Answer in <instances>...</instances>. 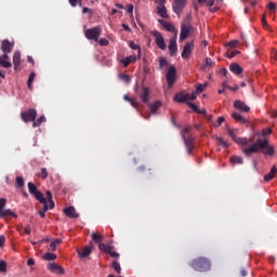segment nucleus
I'll return each instance as SVG.
<instances>
[{
	"label": "nucleus",
	"mask_w": 277,
	"mask_h": 277,
	"mask_svg": "<svg viewBox=\"0 0 277 277\" xmlns=\"http://www.w3.org/2000/svg\"><path fill=\"white\" fill-rule=\"evenodd\" d=\"M262 153L265 157L275 156V147L269 144L268 140H258L255 143H250L248 147L242 148L246 157H251L254 154Z\"/></svg>",
	"instance_id": "nucleus-1"
},
{
	"label": "nucleus",
	"mask_w": 277,
	"mask_h": 277,
	"mask_svg": "<svg viewBox=\"0 0 277 277\" xmlns=\"http://www.w3.org/2000/svg\"><path fill=\"white\" fill-rule=\"evenodd\" d=\"M188 266L196 272L206 273L211 269V261L206 256H198L196 259H193L188 263Z\"/></svg>",
	"instance_id": "nucleus-2"
},
{
	"label": "nucleus",
	"mask_w": 277,
	"mask_h": 277,
	"mask_svg": "<svg viewBox=\"0 0 277 277\" xmlns=\"http://www.w3.org/2000/svg\"><path fill=\"white\" fill-rule=\"evenodd\" d=\"M226 132H227V135L238 145L248 147L253 143V138L236 136L235 130L233 129H227Z\"/></svg>",
	"instance_id": "nucleus-3"
},
{
	"label": "nucleus",
	"mask_w": 277,
	"mask_h": 277,
	"mask_svg": "<svg viewBox=\"0 0 277 277\" xmlns=\"http://www.w3.org/2000/svg\"><path fill=\"white\" fill-rule=\"evenodd\" d=\"M102 32L103 30L100 26L89 28L84 30V38H87L89 41L98 42Z\"/></svg>",
	"instance_id": "nucleus-4"
},
{
	"label": "nucleus",
	"mask_w": 277,
	"mask_h": 277,
	"mask_svg": "<svg viewBox=\"0 0 277 277\" xmlns=\"http://www.w3.org/2000/svg\"><path fill=\"white\" fill-rule=\"evenodd\" d=\"M193 32L194 26L188 21H184L181 24L180 42H184Z\"/></svg>",
	"instance_id": "nucleus-5"
},
{
	"label": "nucleus",
	"mask_w": 277,
	"mask_h": 277,
	"mask_svg": "<svg viewBox=\"0 0 277 277\" xmlns=\"http://www.w3.org/2000/svg\"><path fill=\"white\" fill-rule=\"evenodd\" d=\"M197 100V95L196 93H187L185 91L179 92L174 95V101L176 103H186L188 105V102L192 101H196Z\"/></svg>",
	"instance_id": "nucleus-6"
},
{
	"label": "nucleus",
	"mask_w": 277,
	"mask_h": 277,
	"mask_svg": "<svg viewBox=\"0 0 277 277\" xmlns=\"http://www.w3.org/2000/svg\"><path fill=\"white\" fill-rule=\"evenodd\" d=\"M150 35L155 38V43H156L157 48L161 51H166L167 43L164 41L162 34L158 30H151Z\"/></svg>",
	"instance_id": "nucleus-7"
},
{
	"label": "nucleus",
	"mask_w": 277,
	"mask_h": 277,
	"mask_svg": "<svg viewBox=\"0 0 277 277\" xmlns=\"http://www.w3.org/2000/svg\"><path fill=\"white\" fill-rule=\"evenodd\" d=\"M28 190L30 195H32L34 197H36L38 201H40V203L47 202V198L43 196V194L38 189V187L32 182L28 183Z\"/></svg>",
	"instance_id": "nucleus-8"
},
{
	"label": "nucleus",
	"mask_w": 277,
	"mask_h": 277,
	"mask_svg": "<svg viewBox=\"0 0 277 277\" xmlns=\"http://www.w3.org/2000/svg\"><path fill=\"white\" fill-rule=\"evenodd\" d=\"M187 0H173L172 1V11L173 13L180 17L186 8Z\"/></svg>",
	"instance_id": "nucleus-9"
},
{
	"label": "nucleus",
	"mask_w": 277,
	"mask_h": 277,
	"mask_svg": "<svg viewBox=\"0 0 277 277\" xmlns=\"http://www.w3.org/2000/svg\"><path fill=\"white\" fill-rule=\"evenodd\" d=\"M21 117L25 123L35 122L37 119V110L35 108H30L28 110L22 111Z\"/></svg>",
	"instance_id": "nucleus-10"
},
{
	"label": "nucleus",
	"mask_w": 277,
	"mask_h": 277,
	"mask_svg": "<svg viewBox=\"0 0 277 277\" xmlns=\"http://www.w3.org/2000/svg\"><path fill=\"white\" fill-rule=\"evenodd\" d=\"M166 81L169 88H172L174 85L176 81V68L174 66L169 67L166 75Z\"/></svg>",
	"instance_id": "nucleus-11"
},
{
	"label": "nucleus",
	"mask_w": 277,
	"mask_h": 277,
	"mask_svg": "<svg viewBox=\"0 0 277 277\" xmlns=\"http://www.w3.org/2000/svg\"><path fill=\"white\" fill-rule=\"evenodd\" d=\"M193 51H194V42L193 41L186 42L183 47L181 57L183 60H188L190 57Z\"/></svg>",
	"instance_id": "nucleus-12"
},
{
	"label": "nucleus",
	"mask_w": 277,
	"mask_h": 277,
	"mask_svg": "<svg viewBox=\"0 0 277 277\" xmlns=\"http://www.w3.org/2000/svg\"><path fill=\"white\" fill-rule=\"evenodd\" d=\"M234 108L240 113L248 114L251 110V107L248 106L243 101L236 100L233 104Z\"/></svg>",
	"instance_id": "nucleus-13"
},
{
	"label": "nucleus",
	"mask_w": 277,
	"mask_h": 277,
	"mask_svg": "<svg viewBox=\"0 0 277 277\" xmlns=\"http://www.w3.org/2000/svg\"><path fill=\"white\" fill-rule=\"evenodd\" d=\"M156 14H157L159 17L163 18V19H169V18H170V16H169V14H168V11H167L166 3H163V4H158V5L156 6Z\"/></svg>",
	"instance_id": "nucleus-14"
},
{
	"label": "nucleus",
	"mask_w": 277,
	"mask_h": 277,
	"mask_svg": "<svg viewBox=\"0 0 277 277\" xmlns=\"http://www.w3.org/2000/svg\"><path fill=\"white\" fill-rule=\"evenodd\" d=\"M138 97H141L143 104H147L150 98L149 89L146 87H142V92L138 93Z\"/></svg>",
	"instance_id": "nucleus-15"
},
{
	"label": "nucleus",
	"mask_w": 277,
	"mask_h": 277,
	"mask_svg": "<svg viewBox=\"0 0 277 277\" xmlns=\"http://www.w3.org/2000/svg\"><path fill=\"white\" fill-rule=\"evenodd\" d=\"M21 62H22V54L19 51H16L13 55V65H14L15 71L21 70Z\"/></svg>",
	"instance_id": "nucleus-16"
},
{
	"label": "nucleus",
	"mask_w": 277,
	"mask_h": 277,
	"mask_svg": "<svg viewBox=\"0 0 277 277\" xmlns=\"http://www.w3.org/2000/svg\"><path fill=\"white\" fill-rule=\"evenodd\" d=\"M14 49V43L10 42V40L5 39L1 43V51L3 53H11Z\"/></svg>",
	"instance_id": "nucleus-17"
},
{
	"label": "nucleus",
	"mask_w": 277,
	"mask_h": 277,
	"mask_svg": "<svg viewBox=\"0 0 277 277\" xmlns=\"http://www.w3.org/2000/svg\"><path fill=\"white\" fill-rule=\"evenodd\" d=\"M49 271L58 275H64L65 273L64 267L55 262L49 264Z\"/></svg>",
	"instance_id": "nucleus-18"
},
{
	"label": "nucleus",
	"mask_w": 277,
	"mask_h": 277,
	"mask_svg": "<svg viewBox=\"0 0 277 277\" xmlns=\"http://www.w3.org/2000/svg\"><path fill=\"white\" fill-rule=\"evenodd\" d=\"M168 49L170 52V56H174L175 53L177 52L176 37H173L169 40Z\"/></svg>",
	"instance_id": "nucleus-19"
},
{
	"label": "nucleus",
	"mask_w": 277,
	"mask_h": 277,
	"mask_svg": "<svg viewBox=\"0 0 277 277\" xmlns=\"http://www.w3.org/2000/svg\"><path fill=\"white\" fill-rule=\"evenodd\" d=\"M76 252H78V256L80 259H85L91 254L92 248L90 246H87L82 249H77Z\"/></svg>",
	"instance_id": "nucleus-20"
},
{
	"label": "nucleus",
	"mask_w": 277,
	"mask_h": 277,
	"mask_svg": "<svg viewBox=\"0 0 277 277\" xmlns=\"http://www.w3.org/2000/svg\"><path fill=\"white\" fill-rule=\"evenodd\" d=\"M232 118L240 124L249 123L248 119H246L240 113L237 111L232 113Z\"/></svg>",
	"instance_id": "nucleus-21"
},
{
	"label": "nucleus",
	"mask_w": 277,
	"mask_h": 277,
	"mask_svg": "<svg viewBox=\"0 0 277 277\" xmlns=\"http://www.w3.org/2000/svg\"><path fill=\"white\" fill-rule=\"evenodd\" d=\"M229 71L235 76H239L243 72V68L237 63H232L229 65Z\"/></svg>",
	"instance_id": "nucleus-22"
},
{
	"label": "nucleus",
	"mask_w": 277,
	"mask_h": 277,
	"mask_svg": "<svg viewBox=\"0 0 277 277\" xmlns=\"http://www.w3.org/2000/svg\"><path fill=\"white\" fill-rule=\"evenodd\" d=\"M158 24L168 32H173L174 31V26L164 19H158Z\"/></svg>",
	"instance_id": "nucleus-23"
},
{
	"label": "nucleus",
	"mask_w": 277,
	"mask_h": 277,
	"mask_svg": "<svg viewBox=\"0 0 277 277\" xmlns=\"http://www.w3.org/2000/svg\"><path fill=\"white\" fill-rule=\"evenodd\" d=\"M277 175V167L276 166H273L271 171L264 175V181L265 182H271L273 181Z\"/></svg>",
	"instance_id": "nucleus-24"
},
{
	"label": "nucleus",
	"mask_w": 277,
	"mask_h": 277,
	"mask_svg": "<svg viewBox=\"0 0 277 277\" xmlns=\"http://www.w3.org/2000/svg\"><path fill=\"white\" fill-rule=\"evenodd\" d=\"M9 216L17 219V214L13 212L11 209H3L0 211V219H6Z\"/></svg>",
	"instance_id": "nucleus-25"
},
{
	"label": "nucleus",
	"mask_w": 277,
	"mask_h": 277,
	"mask_svg": "<svg viewBox=\"0 0 277 277\" xmlns=\"http://www.w3.org/2000/svg\"><path fill=\"white\" fill-rule=\"evenodd\" d=\"M64 213L66 214L67 217L69 219H78L79 214L76 212L75 207H68L64 210Z\"/></svg>",
	"instance_id": "nucleus-26"
},
{
	"label": "nucleus",
	"mask_w": 277,
	"mask_h": 277,
	"mask_svg": "<svg viewBox=\"0 0 277 277\" xmlns=\"http://www.w3.org/2000/svg\"><path fill=\"white\" fill-rule=\"evenodd\" d=\"M100 251L109 254L111 252V250H114V247L110 245H106L104 242H101L98 245Z\"/></svg>",
	"instance_id": "nucleus-27"
},
{
	"label": "nucleus",
	"mask_w": 277,
	"mask_h": 277,
	"mask_svg": "<svg viewBox=\"0 0 277 277\" xmlns=\"http://www.w3.org/2000/svg\"><path fill=\"white\" fill-rule=\"evenodd\" d=\"M208 88V83H199L196 85V90L195 92H193V94H195L196 96L203 93L206 91V89Z\"/></svg>",
	"instance_id": "nucleus-28"
},
{
	"label": "nucleus",
	"mask_w": 277,
	"mask_h": 277,
	"mask_svg": "<svg viewBox=\"0 0 277 277\" xmlns=\"http://www.w3.org/2000/svg\"><path fill=\"white\" fill-rule=\"evenodd\" d=\"M161 107V103L159 101L149 103L148 108L151 114H156V111Z\"/></svg>",
	"instance_id": "nucleus-29"
},
{
	"label": "nucleus",
	"mask_w": 277,
	"mask_h": 277,
	"mask_svg": "<svg viewBox=\"0 0 277 277\" xmlns=\"http://www.w3.org/2000/svg\"><path fill=\"white\" fill-rule=\"evenodd\" d=\"M123 101L130 103V105H132V108L138 110V105H137V103L135 102L134 98L130 97L128 94L123 95Z\"/></svg>",
	"instance_id": "nucleus-30"
},
{
	"label": "nucleus",
	"mask_w": 277,
	"mask_h": 277,
	"mask_svg": "<svg viewBox=\"0 0 277 277\" xmlns=\"http://www.w3.org/2000/svg\"><path fill=\"white\" fill-rule=\"evenodd\" d=\"M47 199V203L50 205V209H54L55 208V203L53 201V196L51 190H47V197H44Z\"/></svg>",
	"instance_id": "nucleus-31"
},
{
	"label": "nucleus",
	"mask_w": 277,
	"mask_h": 277,
	"mask_svg": "<svg viewBox=\"0 0 277 277\" xmlns=\"http://www.w3.org/2000/svg\"><path fill=\"white\" fill-rule=\"evenodd\" d=\"M42 205H44L43 206V209L42 210H39V214H40V216L42 217V219H44L45 217V213L49 211V210H52L51 208H50V205L48 203V200L45 199V202H42Z\"/></svg>",
	"instance_id": "nucleus-32"
},
{
	"label": "nucleus",
	"mask_w": 277,
	"mask_h": 277,
	"mask_svg": "<svg viewBox=\"0 0 277 277\" xmlns=\"http://www.w3.org/2000/svg\"><path fill=\"white\" fill-rule=\"evenodd\" d=\"M62 243V239L61 238H56L55 240H53L50 245V251L55 252L57 247Z\"/></svg>",
	"instance_id": "nucleus-33"
},
{
	"label": "nucleus",
	"mask_w": 277,
	"mask_h": 277,
	"mask_svg": "<svg viewBox=\"0 0 277 277\" xmlns=\"http://www.w3.org/2000/svg\"><path fill=\"white\" fill-rule=\"evenodd\" d=\"M230 163L233 164H243V158L241 156H233L230 157Z\"/></svg>",
	"instance_id": "nucleus-34"
},
{
	"label": "nucleus",
	"mask_w": 277,
	"mask_h": 277,
	"mask_svg": "<svg viewBox=\"0 0 277 277\" xmlns=\"http://www.w3.org/2000/svg\"><path fill=\"white\" fill-rule=\"evenodd\" d=\"M47 121V118L44 117V115H42L40 118H38L37 120H35V122L32 123V128L36 129V128H39L41 127V124L43 122Z\"/></svg>",
	"instance_id": "nucleus-35"
},
{
	"label": "nucleus",
	"mask_w": 277,
	"mask_h": 277,
	"mask_svg": "<svg viewBox=\"0 0 277 277\" xmlns=\"http://www.w3.org/2000/svg\"><path fill=\"white\" fill-rule=\"evenodd\" d=\"M91 239H93V241L95 243H101V242H103V235H101L98 233H92L91 234Z\"/></svg>",
	"instance_id": "nucleus-36"
},
{
	"label": "nucleus",
	"mask_w": 277,
	"mask_h": 277,
	"mask_svg": "<svg viewBox=\"0 0 277 277\" xmlns=\"http://www.w3.org/2000/svg\"><path fill=\"white\" fill-rule=\"evenodd\" d=\"M182 140H183L184 144H194V142L196 141V137L193 135L186 136L185 134H183Z\"/></svg>",
	"instance_id": "nucleus-37"
},
{
	"label": "nucleus",
	"mask_w": 277,
	"mask_h": 277,
	"mask_svg": "<svg viewBox=\"0 0 277 277\" xmlns=\"http://www.w3.org/2000/svg\"><path fill=\"white\" fill-rule=\"evenodd\" d=\"M128 47H130L133 51H138V56H141L142 50L138 44L134 43V41H129Z\"/></svg>",
	"instance_id": "nucleus-38"
},
{
	"label": "nucleus",
	"mask_w": 277,
	"mask_h": 277,
	"mask_svg": "<svg viewBox=\"0 0 277 277\" xmlns=\"http://www.w3.org/2000/svg\"><path fill=\"white\" fill-rule=\"evenodd\" d=\"M56 258H57L56 254L53 253V252H47V253L44 254V256H43V259H44L45 261H55Z\"/></svg>",
	"instance_id": "nucleus-39"
},
{
	"label": "nucleus",
	"mask_w": 277,
	"mask_h": 277,
	"mask_svg": "<svg viewBox=\"0 0 277 277\" xmlns=\"http://www.w3.org/2000/svg\"><path fill=\"white\" fill-rule=\"evenodd\" d=\"M215 141H216L217 145H221L225 148L229 147L228 143L226 141H224L223 137H221V136H216Z\"/></svg>",
	"instance_id": "nucleus-40"
},
{
	"label": "nucleus",
	"mask_w": 277,
	"mask_h": 277,
	"mask_svg": "<svg viewBox=\"0 0 277 277\" xmlns=\"http://www.w3.org/2000/svg\"><path fill=\"white\" fill-rule=\"evenodd\" d=\"M0 66L2 68L9 69V68H12V63L10 61L0 58Z\"/></svg>",
	"instance_id": "nucleus-41"
},
{
	"label": "nucleus",
	"mask_w": 277,
	"mask_h": 277,
	"mask_svg": "<svg viewBox=\"0 0 277 277\" xmlns=\"http://www.w3.org/2000/svg\"><path fill=\"white\" fill-rule=\"evenodd\" d=\"M39 177L42 180H47L49 177V172L47 168H42L41 172L38 174Z\"/></svg>",
	"instance_id": "nucleus-42"
},
{
	"label": "nucleus",
	"mask_w": 277,
	"mask_h": 277,
	"mask_svg": "<svg viewBox=\"0 0 277 277\" xmlns=\"http://www.w3.org/2000/svg\"><path fill=\"white\" fill-rule=\"evenodd\" d=\"M113 269H115L117 274H121V265L118 261H113Z\"/></svg>",
	"instance_id": "nucleus-43"
},
{
	"label": "nucleus",
	"mask_w": 277,
	"mask_h": 277,
	"mask_svg": "<svg viewBox=\"0 0 277 277\" xmlns=\"http://www.w3.org/2000/svg\"><path fill=\"white\" fill-rule=\"evenodd\" d=\"M225 122V117L221 116L217 118L216 122L213 123L214 128H220Z\"/></svg>",
	"instance_id": "nucleus-44"
},
{
	"label": "nucleus",
	"mask_w": 277,
	"mask_h": 277,
	"mask_svg": "<svg viewBox=\"0 0 277 277\" xmlns=\"http://www.w3.org/2000/svg\"><path fill=\"white\" fill-rule=\"evenodd\" d=\"M35 78H36V72L32 71V72L29 75V79H28V88H29V90L32 89V82L35 81Z\"/></svg>",
	"instance_id": "nucleus-45"
},
{
	"label": "nucleus",
	"mask_w": 277,
	"mask_h": 277,
	"mask_svg": "<svg viewBox=\"0 0 277 277\" xmlns=\"http://www.w3.org/2000/svg\"><path fill=\"white\" fill-rule=\"evenodd\" d=\"M167 66H168V61H167V58L160 57V58H159V69H163V68L167 67Z\"/></svg>",
	"instance_id": "nucleus-46"
},
{
	"label": "nucleus",
	"mask_w": 277,
	"mask_h": 277,
	"mask_svg": "<svg viewBox=\"0 0 277 277\" xmlns=\"http://www.w3.org/2000/svg\"><path fill=\"white\" fill-rule=\"evenodd\" d=\"M119 79H120V80H123V82H126V83H129L130 80H131V78L129 77V75L123 74V72L119 74Z\"/></svg>",
	"instance_id": "nucleus-47"
},
{
	"label": "nucleus",
	"mask_w": 277,
	"mask_h": 277,
	"mask_svg": "<svg viewBox=\"0 0 277 277\" xmlns=\"http://www.w3.org/2000/svg\"><path fill=\"white\" fill-rule=\"evenodd\" d=\"M185 145V149L187 151L188 155H192L193 154V150H194V144H190V143H184Z\"/></svg>",
	"instance_id": "nucleus-48"
},
{
	"label": "nucleus",
	"mask_w": 277,
	"mask_h": 277,
	"mask_svg": "<svg viewBox=\"0 0 277 277\" xmlns=\"http://www.w3.org/2000/svg\"><path fill=\"white\" fill-rule=\"evenodd\" d=\"M239 45V41L238 40H232L229 41L226 47L230 48V49H236Z\"/></svg>",
	"instance_id": "nucleus-49"
},
{
	"label": "nucleus",
	"mask_w": 277,
	"mask_h": 277,
	"mask_svg": "<svg viewBox=\"0 0 277 277\" xmlns=\"http://www.w3.org/2000/svg\"><path fill=\"white\" fill-rule=\"evenodd\" d=\"M8 263L4 260L0 261V272L6 273Z\"/></svg>",
	"instance_id": "nucleus-50"
},
{
	"label": "nucleus",
	"mask_w": 277,
	"mask_h": 277,
	"mask_svg": "<svg viewBox=\"0 0 277 277\" xmlns=\"http://www.w3.org/2000/svg\"><path fill=\"white\" fill-rule=\"evenodd\" d=\"M206 67H210V68L215 67V62H213L212 58L207 57L206 58Z\"/></svg>",
	"instance_id": "nucleus-51"
},
{
	"label": "nucleus",
	"mask_w": 277,
	"mask_h": 277,
	"mask_svg": "<svg viewBox=\"0 0 277 277\" xmlns=\"http://www.w3.org/2000/svg\"><path fill=\"white\" fill-rule=\"evenodd\" d=\"M69 1V5H71V8H77V5H81L83 0H68Z\"/></svg>",
	"instance_id": "nucleus-52"
},
{
	"label": "nucleus",
	"mask_w": 277,
	"mask_h": 277,
	"mask_svg": "<svg viewBox=\"0 0 277 277\" xmlns=\"http://www.w3.org/2000/svg\"><path fill=\"white\" fill-rule=\"evenodd\" d=\"M97 43L100 44V47H108L109 45V41L104 38L97 40Z\"/></svg>",
	"instance_id": "nucleus-53"
},
{
	"label": "nucleus",
	"mask_w": 277,
	"mask_h": 277,
	"mask_svg": "<svg viewBox=\"0 0 277 277\" xmlns=\"http://www.w3.org/2000/svg\"><path fill=\"white\" fill-rule=\"evenodd\" d=\"M16 184L18 188L24 187V179L22 176L16 177Z\"/></svg>",
	"instance_id": "nucleus-54"
},
{
	"label": "nucleus",
	"mask_w": 277,
	"mask_h": 277,
	"mask_svg": "<svg viewBox=\"0 0 277 277\" xmlns=\"http://www.w3.org/2000/svg\"><path fill=\"white\" fill-rule=\"evenodd\" d=\"M187 106H188L193 111L199 113V109H198V107H197L196 104L189 102V103H187Z\"/></svg>",
	"instance_id": "nucleus-55"
},
{
	"label": "nucleus",
	"mask_w": 277,
	"mask_h": 277,
	"mask_svg": "<svg viewBox=\"0 0 277 277\" xmlns=\"http://www.w3.org/2000/svg\"><path fill=\"white\" fill-rule=\"evenodd\" d=\"M192 131V127L188 126V127H185L182 132H181V135L183 136H186V134H188L189 132Z\"/></svg>",
	"instance_id": "nucleus-56"
},
{
	"label": "nucleus",
	"mask_w": 277,
	"mask_h": 277,
	"mask_svg": "<svg viewBox=\"0 0 277 277\" xmlns=\"http://www.w3.org/2000/svg\"><path fill=\"white\" fill-rule=\"evenodd\" d=\"M6 198H0V212L4 210Z\"/></svg>",
	"instance_id": "nucleus-57"
},
{
	"label": "nucleus",
	"mask_w": 277,
	"mask_h": 277,
	"mask_svg": "<svg viewBox=\"0 0 277 277\" xmlns=\"http://www.w3.org/2000/svg\"><path fill=\"white\" fill-rule=\"evenodd\" d=\"M239 54H240V51L235 50V51H232V52L227 55V57H228V58H234V57H236V56L239 55Z\"/></svg>",
	"instance_id": "nucleus-58"
},
{
	"label": "nucleus",
	"mask_w": 277,
	"mask_h": 277,
	"mask_svg": "<svg viewBox=\"0 0 277 277\" xmlns=\"http://www.w3.org/2000/svg\"><path fill=\"white\" fill-rule=\"evenodd\" d=\"M121 64H123V67L127 68L131 64V61L129 60V57H126L121 60Z\"/></svg>",
	"instance_id": "nucleus-59"
},
{
	"label": "nucleus",
	"mask_w": 277,
	"mask_h": 277,
	"mask_svg": "<svg viewBox=\"0 0 277 277\" xmlns=\"http://www.w3.org/2000/svg\"><path fill=\"white\" fill-rule=\"evenodd\" d=\"M276 8H277V5H276L275 2H269V3H268V10H269L271 12H275V11H276Z\"/></svg>",
	"instance_id": "nucleus-60"
},
{
	"label": "nucleus",
	"mask_w": 277,
	"mask_h": 277,
	"mask_svg": "<svg viewBox=\"0 0 277 277\" xmlns=\"http://www.w3.org/2000/svg\"><path fill=\"white\" fill-rule=\"evenodd\" d=\"M9 54H10V53L3 52V55L0 56V60H2V61H9V60H10Z\"/></svg>",
	"instance_id": "nucleus-61"
},
{
	"label": "nucleus",
	"mask_w": 277,
	"mask_h": 277,
	"mask_svg": "<svg viewBox=\"0 0 277 277\" xmlns=\"http://www.w3.org/2000/svg\"><path fill=\"white\" fill-rule=\"evenodd\" d=\"M108 254H110L111 258H119L120 256V254L118 252L113 251V250H110V252Z\"/></svg>",
	"instance_id": "nucleus-62"
},
{
	"label": "nucleus",
	"mask_w": 277,
	"mask_h": 277,
	"mask_svg": "<svg viewBox=\"0 0 277 277\" xmlns=\"http://www.w3.org/2000/svg\"><path fill=\"white\" fill-rule=\"evenodd\" d=\"M28 266H34L35 265V259L29 258L27 261Z\"/></svg>",
	"instance_id": "nucleus-63"
},
{
	"label": "nucleus",
	"mask_w": 277,
	"mask_h": 277,
	"mask_svg": "<svg viewBox=\"0 0 277 277\" xmlns=\"http://www.w3.org/2000/svg\"><path fill=\"white\" fill-rule=\"evenodd\" d=\"M271 56L273 60L277 61V51H273Z\"/></svg>",
	"instance_id": "nucleus-64"
}]
</instances>
